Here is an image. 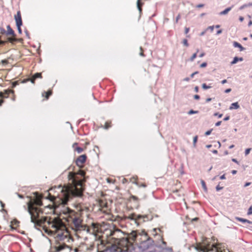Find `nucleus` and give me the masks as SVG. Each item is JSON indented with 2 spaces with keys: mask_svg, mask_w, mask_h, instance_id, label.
<instances>
[{
  "mask_svg": "<svg viewBox=\"0 0 252 252\" xmlns=\"http://www.w3.org/2000/svg\"><path fill=\"white\" fill-rule=\"evenodd\" d=\"M61 188V186H59ZM61 191L62 192L63 198L62 199V204L63 205L67 204L70 199L73 197H81L82 195V191L77 188H62Z\"/></svg>",
  "mask_w": 252,
  "mask_h": 252,
  "instance_id": "1",
  "label": "nucleus"
},
{
  "mask_svg": "<svg viewBox=\"0 0 252 252\" xmlns=\"http://www.w3.org/2000/svg\"><path fill=\"white\" fill-rule=\"evenodd\" d=\"M146 240L142 241L139 245V249L142 252L145 251L154 245L155 241L146 236Z\"/></svg>",
  "mask_w": 252,
  "mask_h": 252,
  "instance_id": "2",
  "label": "nucleus"
},
{
  "mask_svg": "<svg viewBox=\"0 0 252 252\" xmlns=\"http://www.w3.org/2000/svg\"><path fill=\"white\" fill-rule=\"evenodd\" d=\"M83 220L79 217H75L73 219L72 222L74 228H72L75 232H81V230H85L86 226L82 223Z\"/></svg>",
  "mask_w": 252,
  "mask_h": 252,
  "instance_id": "3",
  "label": "nucleus"
},
{
  "mask_svg": "<svg viewBox=\"0 0 252 252\" xmlns=\"http://www.w3.org/2000/svg\"><path fill=\"white\" fill-rule=\"evenodd\" d=\"M14 19L15 20L16 26L17 27L18 33L19 34H22V31L21 29V26L23 25V22L20 10L18 11L16 14L14 15Z\"/></svg>",
  "mask_w": 252,
  "mask_h": 252,
  "instance_id": "4",
  "label": "nucleus"
},
{
  "mask_svg": "<svg viewBox=\"0 0 252 252\" xmlns=\"http://www.w3.org/2000/svg\"><path fill=\"white\" fill-rule=\"evenodd\" d=\"M130 219L132 220H135L136 221L137 220L141 221V222L145 221V219H146L147 220H150L148 216L147 215L143 216L141 215L132 214L130 216ZM152 218L150 219L152 220Z\"/></svg>",
  "mask_w": 252,
  "mask_h": 252,
  "instance_id": "5",
  "label": "nucleus"
},
{
  "mask_svg": "<svg viewBox=\"0 0 252 252\" xmlns=\"http://www.w3.org/2000/svg\"><path fill=\"white\" fill-rule=\"evenodd\" d=\"M87 159V156L82 155L79 156L76 160V164L77 166H80V163L82 164L86 162Z\"/></svg>",
  "mask_w": 252,
  "mask_h": 252,
  "instance_id": "6",
  "label": "nucleus"
},
{
  "mask_svg": "<svg viewBox=\"0 0 252 252\" xmlns=\"http://www.w3.org/2000/svg\"><path fill=\"white\" fill-rule=\"evenodd\" d=\"M68 246L65 244H60L58 246H55L52 249L55 250V251H49V252H60L61 251L64 250L66 248H68Z\"/></svg>",
  "mask_w": 252,
  "mask_h": 252,
  "instance_id": "7",
  "label": "nucleus"
},
{
  "mask_svg": "<svg viewBox=\"0 0 252 252\" xmlns=\"http://www.w3.org/2000/svg\"><path fill=\"white\" fill-rule=\"evenodd\" d=\"M67 177L68 180L71 181L73 183H75L76 182L77 180V177L75 172H69L68 173Z\"/></svg>",
  "mask_w": 252,
  "mask_h": 252,
  "instance_id": "8",
  "label": "nucleus"
},
{
  "mask_svg": "<svg viewBox=\"0 0 252 252\" xmlns=\"http://www.w3.org/2000/svg\"><path fill=\"white\" fill-rule=\"evenodd\" d=\"M28 212L29 213V214L31 215V221L32 222V223H33L34 224V227L37 230H40V229L39 228H38L37 227V226H41V224H39V222H36L34 219H33V215H32V211L29 209L28 210Z\"/></svg>",
  "mask_w": 252,
  "mask_h": 252,
  "instance_id": "9",
  "label": "nucleus"
},
{
  "mask_svg": "<svg viewBox=\"0 0 252 252\" xmlns=\"http://www.w3.org/2000/svg\"><path fill=\"white\" fill-rule=\"evenodd\" d=\"M13 94L14 91L11 90H6L4 91V93L2 92H0V97H8L9 94Z\"/></svg>",
  "mask_w": 252,
  "mask_h": 252,
  "instance_id": "10",
  "label": "nucleus"
},
{
  "mask_svg": "<svg viewBox=\"0 0 252 252\" xmlns=\"http://www.w3.org/2000/svg\"><path fill=\"white\" fill-rule=\"evenodd\" d=\"M156 247L160 249V250L158 252H172L173 251V249L171 247L163 248L160 245H156Z\"/></svg>",
  "mask_w": 252,
  "mask_h": 252,
  "instance_id": "11",
  "label": "nucleus"
},
{
  "mask_svg": "<svg viewBox=\"0 0 252 252\" xmlns=\"http://www.w3.org/2000/svg\"><path fill=\"white\" fill-rule=\"evenodd\" d=\"M7 31H6V35H12L13 36L16 37V35L13 30V29L11 28L10 25H7L6 27Z\"/></svg>",
  "mask_w": 252,
  "mask_h": 252,
  "instance_id": "12",
  "label": "nucleus"
},
{
  "mask_svg": "<svg viewBox=\"0 0 252 252\" xmlns=\"http://www.w3.org/2000/svg\"><path fill=\"white\" fill-rule=\"evenodd\" d=\"M158 230L160 232H161L162 231L161 230V228H154L153 229V231L154 232H155V233L154 234V236H155V238H157V239L159 241H160V240H162V239H163L162 238V236H161L160 234H158L157 232V230Z\"/></svg>",
  "mask_w": 252,
  "mask_h": 252,
  "instance_id": "13",
  "label": "nucleus"
},
{
  "mask_svg": "<svg viewBox=\"0 0 252 252\" xmlns=\"http://www.w3.org/2000/svg\"><path fill=\"white\" fill-rule=\"evenodd\" d=\"M235 220L239 221H240L242 223H249V224H252V221H251V220H247L246 219H243V218H240V217H235Z\"/></svg>",
  "mask_w": 252,
  "mask_h": 252,
  "instance_id": "14",
  "label": "nucleus"
},
{
  "mask_svg": "<svg viewBox=\"0 0 252 252\" xmlns=\"http://www.w3.org/2000/svg\"><path fill=\"white\" fill-rule=\"evenodd\" d=\"M233 46L235 48H238L240 51H242L245 50V48H244L239 43L237 42V41L233 42Z\"/></svg>",
  "mask_w": 252,
  "mask_h": 252,
  "instance_id": "15",
  "label": "nucleus"
},
{
  "mask_svg": "<svg viewBox=\"0 0 252 252\" xmlns=\"http://www.w3.org/2000/svg\"><path fill=\"white\" fill-rule=\"evenodd\" d=\"M244 60L243 58L242 57H235L233 60L230 63V64L231 65L236 64L238 62H242Z\"/></svg>",
  "mask_w": 252,
  "mask_h": 252,
  "instance_id": "16",
  "label": "nucleus"
},
{
  "mask_svg": "<svg viewBox=\"0 0 252 252\" xmlns=\"http://www.w3.org/2000/svg\"><path fill=\"white\" fill-rule=\"evenodd\" d=\"M239 107H240V105L238 104V102H233L231 104V105L229 107V109L230 110L237 109L239 108Z\"/></svg>",
  "mask_w": 252,
  "mask_h": 252,
  "instance_id": "17",
  "label": "nucleus"
},
{
  "mask_svg": "<svg viewBox=\"0 0 252 252\" xmlns=\"http://www.w3.org/2000/svg\"><path fill=\"white\" fill-rule=\"evenodd\" d=\"M232 7H233V5L230 7H228L225 8L224 10L221 11L219 14L220 15H224L227 14L228 13V12H229L231 10Z\"/></svg>",
  "mask_w": 252,
  "mask_h": 252,
  "instance_id": "18",
  "label": "nucleus"
},
{
  "mask_svg": "<svg viewBox=\"0 0 252 252\" xmlns=\"http://www.w3.org/2000/svg\"><path fill=\"white\" fill-rule=\"evenodd\" d=\"M137 7L139 11L140 14L142 13V6L143 5V3L141 2V0H137Z\"/></svg>",
  "mask_w": 252,
  "mask_h": 252,
  "instance_id": "19",
  "label": "nucleus"
},
{
  "mask_svg": "<svg viewBox=\"0 0 252 252\" xmlns=\"http://www.w3.org/2000/svg\"><path fill=\"white\" fill-rule=\"evenodd\" d=\"M77 145V143H74L73 145V147L75 148V151H76L78 154H80L83 152V149L80 147H77L76 148H75V145Z\"/></svg>",
  "mask_w": 252,
  "mask_h": 252,
  "instance_id": "20",
  "label": "nucleus"
},
{
  "mask_svg": "<svg viewBox=\"0 0 252 252\" xmlns=\"http://www.w3.org/2000/svg\"><path fill=\"white\" fill-rule=\"evenodd\" d=\"M201 184L202 185V187L204 190V191L207 192V188L206 185V183L205 181L203 180H201Z\"/></svg>",
  "mask_w": 252,
  "mask_h": 252,
  "instance_id": "21",
  "label": "nucleus"
},
{
  "mask_svg": "<svg viewBox=\"0 0 252 252\" xmlns=\"http://www.w3.org/2000/svg\"><path fill=\"white\" fill-rule=\"evenodd\" d=\"M84 225L86 226V229L85 230H81V231H86L87 233L93 234V232L91 231V229L89 227H88L87 225L86 224H84Z\"/></svg>",
  "mask_w": 252,
  "mask_h": 252,
  "instance_id": "22",
  "label": "nucleus"
},
{
  "mask_svg": "<svg viewBox=\"0 0 252 252\" xmlns=\"http://www.w3.org/2000/svg\"><path fill=\"white\" fill-rule=\"evenodd\" d=\"M198 51H199V50L197 49L196 52L194 53V54H193V55L191 56V57L189 59V61L190 62L193 61V60L196 58V57H197V52H198Z\"/></svg>",
  "mask_w": 252,
  "mask_h": 252,
  "instance_id": "23",
  "label": "nucleus"
},
{
  "mask_svg": "<svg viewBox=\"0 0 252 252\" xmlns=\"http://www.w3.org/2000/svg\"><path fill=\"white\" fill-rule=\"evenodd\" d=\"M8 41L10 43H13L14 42H16L17 41V39L15 37L13 36V37H9L7 38Z\"/></svg>",
  "mask_w": 252,
  "mask_h": 252,
  "instance_id": "24",
  "label": "nucleus"
},
{
  "mask_svg": "<svg viewBox=\"0 0 252 252\" xmlns=\"http://www.w3.org/2000/svg\"><path fill=\"white\" fill-rule=\"evenodd\" d=\"M35 79L38 78H42V75L41 73H36L32 76Z\"/></svg>",
  "mask_w": 252,
  "mask_h": 252,
  "instance_id": "25",
  "label": "nucleus"
},
{
  "mask_svg": "<svg viewBox=\"0 0 252 252\" xmlns=\"http://www.w3.org/2000/svg\"><path fill=\"white\" fill-rule=\"evenodd\" d=\"M202 88L204 90H207L212 88V86L207 85L206 83L202 84Z\"/></svg>",
  "mask_w": 252,
  "mask_h": 252,
  "instance_id": "26",
  "label": "nucleus"
},
{
  "mask_svg": "<svg viewBox=\"0 0 252 252\" xmlns=\"http://www.w3.org/2000/svg\"><path fill=\"white\" fill-rule=\"evenodd\" d=\"M199 113V111H195V110H193L192 109H191L188 112V114L189 115H192V114H198Z\"/></svg>",
  "mask_w": 252,
  "mask_h": 252,
  "instance_id": "27",
  "label": "nucleus"
},
{
  "mask_svg": "<svg viewBox=\"0 0 252 252\" xmlns=\"http://www.w3.org/2000/svg\"><path fill=\"white\" fill-rule=\"evenodd\" d=\"M182 43L184 44V45L186 47H189V44L188 43V40L187 39H184L183 40Z\"/></svg>",
  "mask_w": 252,
  "mask_h": 252,
  "instance_id": "28",
  "label": "nucleus"
},
{
  "mask_svg": "<svg viewBox=\"0 0 252 252\" xmlns=\"http://www.w3.org/2000/svg\"><path fill=\"white\" fill-rule=\"evenodd\" d=\"M198 136H195L193 137V145L194 147H195L196 142L197 141Z\"/></svg>",
  "mask_w": 252,
  "mask_h": 252,
  "instance_id": "29",
  "label": "nucleus"
},
{
  "mask_svg": "<svg viewBox=\"0 0 252 252\" xmlns=\"http://www.w3.org/2000/svg\"><path fill=\"white\" fill-rule=\"evenodd\" d=\"M44 93L46 94V98L48 99L49 97L52 94V91H49L47 92H44Z\"/></svg>",
  "mask_w": 252,
  "mask_h": 252,
  "instance_id": "30",
  "label": "nucleus"
},
{
  "mask_svg": "<svg viewBox=\"0 0 252 252\" xmlns=\"http://www.w3.org/2000/svg\"><path fill=\"white\" fill-rule=\"evenodd\" d=\"M220 182L219 183V185H217L216 187V190L217 191H220V190L222 189L223 187H220Z\"/></svg>",
  "mask_w": 252,
  "mask_h": 252,
  "instance_id": "31",
  "label": "nucleus"
},
{
  "mask_svg": "<svg viewBox=\"0 0 252 252\" xmlns=\"http://www.w3.org/2000/svg\"><path fill=\"white\" fill-rule=\"evenodd\" d=\"M20 221L16 219H14L11 221V223L15 225H18Z\"/></svg>",
  "mask_w": 252,
  "mask_h": 252,
  "instance_id": "32",
  "label": "nucleus"
},
{
  "mask_svg": "<svg viewBox=\"0 0 252 252\" xmlns=\"http://www.w3.org/2000/svg\"><path fill=\"white\" fill-rule=\"evenodd\" d=\"M252 214V205L249 207L248 212H247L248 215H250Z\"/></svg>",
  "mask_w": 252,
  "mask_h": 252,
  "instance_id": "33",
  "label": "nucleus"
},
{
  "mask_svg": "<svg viewBox=\"0 0 252 252\" xmlns=\"http://www.w3.org/2000/svg\"><path fill=\"white\" fill-rule=\"evenodd\" d=\"M19 84V81H14L12 83V87L13 88H14L16 86L18 85Z\"/></svg>",
  "mask_w": 252,
  "mask_h": 252,
  "instance_id": "34",
  "label": "nucleus"
},
{
  "mask_svg": "<svg viewBox=\"0 0 252 252\" xmlns=\"http://www.w3.org/2000/svg\"><path fill=\"white\" fill-rule=\"evenodd\" d=\"M214 115L215 116H217L219 118H220L222 116V114H220L218 112H216L214 114Z\"/></svg>",
  "mask_w": 252,
  "mask_h": 252,
  "instance_id": "35",
  "label": "nucleus"
},
{
  "mask_svg": "<svg viewBox=\"0 0 252 252\" xmlns=\"http://www.w3.org/2000/svg\"><path fill=\"white\" fill-rule=\"evenodd\" d=\"M252 149L251 148H247L245 150V156H247L248 155L250 151H251Z\"/></svg>",
  "mask_w": 252,
  "mask_h": 252,
  "instance_id": "36",
  "label": "nucleus"
},
{
  "mask_svg": "<svg viewBox=\"0 0 252 252\" xmlns=\"http://www.w3.org/2000/svg\"><path fill=\"white\" fill-rule=\"evenodd\" d=\"M212 130H213V129H211L210 130H207V131L205 132V136L209 135L211 133V132L212 131Z\"/></svg>",
  "mask_w": 252,
  "mask_h": 252,
  "instance_id": "37",
  "label": "nucleus"
},
{
  "mask_svg": "<svg viewBox=\"0 0 252 252\" xmlns=\"http://www.w3.org/2000/svg\"><path fill=\"white\" fill-rule=\"evenodd\" d=\"M207 65V63L206 62H203L200 65V67L204 68Z\"/></svg>",
  "mask_w": 252,
  "mask_h": 252,
  "instance_id": "38",
  "label": "nucleus"
},
{
  "mask_svg": "<svg viewBox=\"0 0 252 252\" xmlns=\"http://www.w3.org/2000/svg\"><path fill=\"white\" fill-rule=\"evenodd\" d=\"M0 33L1 34H6V31H5V29H4L3 28H0Z\"/></svg>",
  "mask_w": 252,
  "mask_h": 252,
  "instance_id": "39",
  "label": "nucleus"
},
{
  "mask_svg": "<svg viewBox=\"0 0 252 252\" xmlns=\"http://www.w3.org/2000/svg\"><path fill=\"white\" fill-rule=\"evenodd\" d=\"M1 63L3 65L7 64L8 63V62L6 60H2L1 61Z\"/></svg>",
  "mask_w": 252,
  "mask_h": 252,
  "instance_id": "40",
  "label": "nucleus"
},
{
  "mask_svg": "<svg viewBox=\"0 0 252 252\" xmlns=\"http://www.w3.org/2000/svg\"><path fill=\"white\" fill-rule=\"evenodd\" d=\"M25 32L26 33V36L29 38V39H30V34L29 33V32L27 30H25Z\"/></svg>",
  "mask_w": 252,
  "mask_h": 252,
  "instance_id": "41",
  "label": "nucleus"
},
{
  "mask_svg": "<svg viewBox=\"0 0 252 252\" xmlns=\"http://www.w3.org/2000/svg\"><path fill=\"white\" fill-rule=\"evenodd\" d=\"M193 98L196 100H199L200 99V96L198 94H195L193 96Z\"/></svg>",
  "mask_w": 252,
  "mask_h": 252,
  "instance_id": "42",
  "label": "nucleus"
},
{
  "mask_svg": "<svg viewBox=\"0 0 252 252\" xmlns=\"http://www.w3.org/2000/svg\"><path fill=\"white\" fill-rule=\"evenodd\" d=\"M189 28L185 27V33L187 34L189 32Z\"/></svg>",
  "mask_w": 252,
  "mask_h": 252,
  "instance_id": "43",
  "label": "nucleus"
},
{
  "mask_svg": "<svg viewBox=\"0 0 252 252\" xmlns=\"http://www.w3.org/2000/svg\"><path fill=\"white\" fill-rule=\"evenodd\" d=\"M199 72L197 71H195L190 75V77L193 78L195 75L197 74Z\"/></svg>",
  "mask_w": 252,
  "mask_h": 252,
  "instance_id": "44",
  "label": "nucleus"
},
{
  "mask_svg": "<svg viewBox=\"0 0 252 252\" xmlns=\"http://www.w3.org/2000/svg\"><path fill=\"white\" fill-rule=\"evenodd\" d=\"M181 18V15L180 14H179L176 17V23H177L178 22V20L180 19Z\"/></svg>",
  "mask_w": 252,
  "mask_h": 252,
  "instance_id": "45",
  "label": "nucleus"
},
{
  "mask_svg": "<svg viewBox=\"0 0 252 252\" xmlns=\"http://www.w3.org/2000/svg\"><path fill=\"white\" fill-rule=\"evenodd\" d=\"M229 119H230V116H227L223 118V120L224 121H227L229 120Z\"/></svg>",
  "mask_w": 252,
  "mask_h": 252,
  "instance_id": "46",
  "label": "nucleus"
},
{
  "mask_svg": "<svg viewBox=\"0 0 252 252\" xmlns=\"http://www.w3.org/2000/svg\"><path fill=\"white\" fill-rule=\"evenodd\" d=\"M207 29H206L205 30L203 31V32H202L200 34H199V35L200 36H203L205 33H206V31H207Z\"/></svg>",
  "mask_w": 252,
  "mask_h": 252,
  "instance_id": "47",
  "label": "nucleus"
},
{
  "mask_svg": "<svg viewBox=\"0 0 252 252\" xmlns=\"http://www.w3.org/2000/svg\"><path fill=\"white\" fill-rule=\"evenodd\" d=\"M30 81V79H25L22 80L21 82L22 83H26Z\"/></svg>",
  "mask_w": 252,
  "mask_h": 252,
  "instance_id": "48",
  "label": "nucleus"
},
{
  "mask_svg": "<svg viewBox=\"0 0 252 252\" xmlns=\"http://www.w3.org/2000/svg\"><path fill=\"white\" fill-rule=\"evenodd\" d=\"M245 5H246V7H252V2H249L248 3H245Z\"/></svg>",
  "mask_w": 252,
  "mask_h": 252,
  "instance_id": "49",
  "label": "nucleus"
},
{
  "mask_svg": "<svg viewBox=\"0 0 252 252\" xmlns=\"http://www.w3.org/2000/svg\"><path fill=\"white\" fill-rule=\"evenodd\" d=\"M221 124V121H218L215 124V126H220Z\"/></svg>",
  "mask_w": 252,
  "mask_h": 252,
  "instance_id": "50",
  "label": "nucleus"
},
{
  "mask_svg": "<svg viewBox=\"0 0 252 252\" xmlns=\"http://www.w3.org/2000/svg\"><path fill=\"white\" fill-rule=\"evenodd\" d=\"M220 180H224L226 179V177H225V174H223L222 175L220 176Z\"/></svg>",
  "mask_w": 252,
  "mask_h": 252,
  "instance_id": "51",
  "label": "nucleus"
},
{
  "mask_svg": "<svg viewBox=\"0 0 252 252\" xmlns=\"http://www.w3.org/2000/svg\"><path fill=\"white\" fill-rule=\"evenodd\" d=\"M231 91V89L230 88H228V89H226L224 91V93L227 94V93H230Z\"/></svg>",
  "mask_w": 252,
  "mask_h": 252,
  "instance_id": "52",
  "label": "nucleus"
},
{
  "mask_svg": "<svg viewBox=\"0 0 252 252\" xmlns=\"http://www.w3.org/2000/svg\"><path fill=\"white\" fill-rule=\"evenodd\" d=\"M214 26H211L208 27L206 29H207V30L210 29L211 31H213L214 30Z\"/></svg>",
  "mask_w": 252,
  "mask_h": 252,
  "instance_id": "53",
  "label": "nucleus"
},
{
  "mask_svg": "<svg viewBox=\"0 0 252 252\" xmlns=\"http://www.w3.org/2000/svg\"><path fill=\"white\" fill-rule=\"evenodd\" d=\"M246 8V5H245V4H243L242 5H241L240 7H239V9L240 10H242L244 8Z\"/></svg>",
  "mask_w": 252,
  "mask_h": 252,
  "instance_id": "54",
  "label": "nucleus"
},
{
  "mask_svg": "<svg viewBox=\"0 0 252 252\" xmlns=\"http://www.w3.org/2000/svg\"><path fill=\"white\" fill-rule=\"evenodd\" d=\"M6 43V41L0 39V45H3Z\"/></svg>",
  "mask_w": 252,
  "mask_h": 252,
  "instance_id": "55",
  "label": "nucleus"
},
{
  "mask_svg": "<svg viewBox=\"0 0 252 252\" xmlns=\"http://www.w3.org/2000/svg\"><path fill=\"white\" fill-rule=\"evenodd\" d=\"M251 184V182H246V183L245 184V185H244V187H248V186H250Z\"/></svg>",
  "mask_w": 252,
  "mask_h": 252,
  "instance_id": "56",
  "label": "nucleus"
},
{
  "mask_svg": "<svg viewBox=\"0 0 252 252\" xmlns=\"http://www.w3.org/2000/svg\"><path fill=\"white\" fill-rule=\"evenodd\" d=\"M35 79L32 77L31 79H30V81L32 83L34 84Z\"/></svg>",
  "mask_w": 252,
  "mask_h": 252,
  "instance_id": "57",
  "label": "nucleus"
},
{
  "mask_svg": "<svg viewBox=\"0 0 252 252\" xmlns=\"http://www.w3.org/2000/svg\"><path fill=\"white\" fill-rule=\"evenodd\" d=\"M222 32V30H218L217 31V33L216 34L218 35V34H220Z\"/></svg>",
  "mask_w": 252,
  "mask_h": 252,
  "instance_id": "58",
  "label": "nucleus"
},
{
  "mask_svg": "<svg viewBox=\"0 0 252 252\" xmlns=\"http://www.w3.org/2000/svg\"><path fill=\"white\" fill-rule=\"evenodd\" d=\"M160 241L161 242L162 244L164 246H166L167 245V243L163 240V239L162 240H160Z\"/></svg>",
  "mask_w": 252,
  "mask_h": 252,
  "instance_id": "59",
  "label": "nucleus"
},
{
  "mask_svg": "<svg viewBox=\"0 0 252 252\" xmlns=\"http://www.w3.org/2000/svg\"><path fill=\"white\" fill-rule=\"evenodd\" d=\"M204 6V4H199L196 5V7L197 8H201Z\"/></svg>",
  "mask_w": 252,
  "mask_h": 252,
  "instance_id": "60",
  "label": "nucleus"
},
{
  "mask_svg": "<svg viewBox=\"0 0 252 252\" xmlns=\"http://www.w3.org/2000/svg\"><path fill=\"white\" fill-rule=\"evenodd\" d=\"M232 161L237 164H238L239 162L238 161H237V160L236 159V158H232Z\"/></svg>",
  "mask_w": 252,
  "mask_h": 252,
  "instance_id": "61",
  "label": "nucleus"
},
{
  "mask_svg": "<svg viewBox=\"0 0 252 252\" xmlns=\"http://www.w3.org/2000/svg\"><path fill=\"white\" fill-rule=\"evenodd\" d=\"M239 21H240V22H243V21H244V17H242V16H240V17H239Z\"/></svg>",
  "mask_w": 252,
  "mask_h": 252,
  "instance_id": "62",
  "label": "nucleus"
},
{
  "mask_svg": "<svg viewBox=\"0 0 252 252\" xmlns=\"http://www.w3.org/2000/svg\"><path fill=\"white\" fill-rule=\"evenodd\" d=\"M198 90H199V88L198 86H196L194 88V91L196 92V93H197L198 92Z\"/></svg>",
  "mask_w": 252,
  "mask_h": 252,
  "instance_id": "63",
  "label": "nucleus"
},
{
  "mask_svg": "<svg viewBox=\"0 0 252 252\" xmlns=\"http://www.w3.org/2000/svg\"><path fill=\"white\" fill-rule=\"evenodd\" d=\"M237 171L236 170H233L231 171V173L233 175L236 174L237 173Z\"/></svg>",
  "mask_w": 252,
  "mask_h": 252,
  "instance_id": "64",
  "label": "nucleus"
}]
</instances>
